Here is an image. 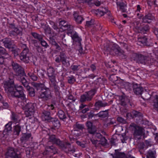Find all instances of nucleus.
<instances>
[{
    "instance_id": "obj_64",
    "label": "nucleus",
    "mask_w": 158,
    "mask_h": 158,
    "mask_svg": "<svg viewBox=\"0 0 158 158\" xmlns=\"http://www.w3.org/2000/svg\"><path fill=\"white\" fill-rule=\"evenodd\" d=\"M80 65H72L71 66V68L73 71H77L79 69Z\"/></svg>"
},
{
    "instance_id": "obj_54",
    "label": "nucleus",
    "mask_w": 158,
    "mask_h": 158,
    "mask_svg": "<svg viewBox=\"0 0 158 158\" xmlns=\"http://www.w3.org/2000/svg\"><path fill=\"white\" fill-rule=\"evenodd\" d=\"M49 79L52 83L56 82V74L48 75Z\"/></svg>"
},
{
    "instance_id": "obj_61",
    "label": "nucleus",
    "mask_w": 158,
    "mask_h": 158,
    "mask_svg": "<svg viewBox=\"0 0 158 158\" xmlns=\"http://www.w3.org/2000/svg\"><path fill=\"white\" fill-rule=\"evenodd\" d=\"M49 41L50 43L53 46L57 43L55 39L53 38V36H50Z\"/></svg>"
},
{
    "instance_id": "obj_53",
    "label": "nucleus",
    "mask_w": 158,
    "mask_h": 158,
    "mask_svg": "<svg viewBox=\"0 0 158 158\" xmlns=\"http://www.w3.org/2000/svg\"><path fill=\"white\" fill-rule=\"evenodd\" d=\"M62 143L63 147H60L62 148H67L68 149H69V148L71 147L72 146L68 142H64L63 141H62Z\"/></svg>"
},
{
    "instance_id": "obj_34",
    "label": "nucleus",
    "mask_w": 158,
    "mask_h": 158,
    "mask_svg": "<svg viewBox=\"0 0 158 158\" xmlns=\"http://www.w3.org/2000/svg\"><path fill=\"white\" fill-rule=\"evenodd\" d=\"M108 110H106L105 111H101L97 114V115L99 117L103 118H105L108 115Z\"/></svg>"
},
{
    "instance_id": "obj_10",
    "label": "nucleus",
    "mask_w": 158,
    "mask_h": 158,
    "mask_svg": "<svg viewBox=\"0 0 158 158\" xmlns=\"http://www.w3.org/2000/svg\"><path fill=\"white\" fill-rule=\"evenodd\" d=\"M6 156L7 158H20L17 155L14 148H9L6 153Z\"/></svg>"
},
{
    "instance_id": "obj_46",
    "label": "nucleus",
    "mask_w": 158,
    "mask_h": 158,
    "mask_svg": "<svg viewBox=\"0 0 158 158\" xmlns=\"http://www.w3.org/2000/svg\"><path fill=\"white\" fill-rule=\"evenodd\" d=\"M149 29V25H146L144 27L140 28L139 32L144 34L147 31H148Z\"/></svg>"
},
{
    "instance_id": "obj_15",
    "label": "nucleus",
    "mask_w": 158,
    "mask_h": 158,
    "mask_svg": "<svg viewBox=\"0 0 158 158\" xmlns=\"http://www.w3.org/2000/svg\"><path fill=\"white\" fill-rule=\"evenodd\" d=\"M59 56L60 57L61 62L63 65L66 66L70 65L69 61H67V56L64 52H60Z\"/></svg>"
},
{
    "instance_id": "obj_6",
    "label": "nucleus",
    "mask_w": 158,
    "mask_h": 158,
    "mask_svg": "<svg viewBox=\"0 0 158 158\" xmlns=\"http://www.w3.org/2000/svg\"><path fill=\"white\" fill-rule=\"evenodd\" d=\"M104 50L111 55L118 56L121 49L117 45L108 44L104 47Z\"/></svg>"
},
{
    "instance_id": "obj_1",
    "label": "nucleus",
    "mask_w": 158,
    "mask_h": 158,
    "mask_svg": "<svg viewBox=\"0 0 158 158\" xmlns=\"http://www.w3.org/2000/svg\"><path fill=\"white\" fill-rule=\"evenodd\" d=\"M4 88L8 96L13 98H20L23 102H27L28 101L23 92V88L21 85H15L14 81H10L4 83Z\"/></svg>"
},
{
    "instance_id": "obj_31",
    "label": "nucleus",
    "mask_w": 158,
    "mask_h": 158,
    "mask_svg": "<svg viewBox=\"0 0 158 158\" xmlns=\"http://www.w3.org/2000/svg\"><path fill=\"white\" fill-rule=\"evenodd\" d=\"M116 4L118 6H119L120 10L123 12H124L126 11L125 8L126 6V4L123 2H117Z\"/></svg>"
},
{
    "instance_id": "obj_42",
    "label": "nucleus",
    "mask_w": 158,
    "mask_h": 158,
    "mask_svg": "<svg viewBox=\"0 0 158 158\" xmlns=\"http://www.w3.org/2000/svg\"><path fill=\"white\" fill-rule=\"evenodd\" d=\"M29 91V94L31 97H34L35 95V92L34 89L32 87H31L29 86L26 88Z\"/></svg>"
},
{
    "instance_id": "obj_36",
    "label": "nucleus",
    "mask_w": 158,
    "mask_h": 158,
    "mask_svg": "<svg viewBox=\"0 0 158 158\" xmlns=\"http://www.w3.org/2000/svg\"><path fill=\"white\" fill-rule=\"evenodd\" d=\"M75 21L78 23H81L84 20L83 18L81 16L78 15L76 13L73 14Z\"/></svg>"
},
{
    "instance_id": "obj_41",
    "label": "nucleus",
    "mask_w": 158,
    "mask_h": 158,
    "mask_svg": "<svg viewBox=\"0 0 158 158\" xmlns=\"http://www.w3.org/2000/svg\"><path fill=\"white\" fill-rule=\"evenodd\" d=\"M27 75L30 79L33 81H36L38 79L37 76L35 74L34 72H29Z\"/></svg>"
},
{
    "instance_id": "obj_28",
    "label": "nucleus",
    "mask_w": 158,
    "mask_h": 158,
    "mask_svg": "<svg viewBox=\"0 0 158 158\" xmlns=\"http://www.w3.org/2000/svg\"><path fill=\"white\" fill-rule=\"evenodd\" d=\"M127 116H130L132 118H135L141 116V114L135 110H133L131 113H128L127 114Z\"/></svg>"
},
{
    "instance_id": "obj_51",
    "label": "nucleus",
    "mask_w": 158,
    "mask_h": 158,
    "mask_svg": "<svg viewBox=\"0 0 158 158\" xmlns=\"http://www.w3.org/2000/svg\"><path fill=\"white\" fill-rule=\"evenodd\" d=\"M118 56H119L120 58L122 59H126L127 57V56L124 52L122 50Z\"/></svg>"
},
{
    "instance_id": "obj_22",
    "label": "nucleus",
    "mask_w": 158,
    "mask_h": 158,
    "mask_svg": "<svg viewBox=\"0 0 158 158\" xmlns=\"http://www.w3.org/2000/svg\"><path fill=\"white\" fill-rule=\"evenodd\" d=\"M16 76L19 77L20 76H25V73L23 68L21 66L19 69L15 71Z\"/></svg>"
},
{
    "instance_id": "obj_11",
    "label": "nucleus",
    "mask_w": 158,
    "mask_h": 158,
    "mask_svg": "<svg viewBox=\"0 0 158 158\" xmlns=\"http://www.w3.org/2000/svg\"><path fill=\"white\" fill-rule=\"evenodd\" d=\"M1 41L2 42L5 47L9 49L10 50L15 48L13 45V41L10 38H5L2 40Z\"/></svg>"
},
{
    "instance_id": "obj_39",
    "label": "nucleus",
    "mask_w": 158,
    "mask_h": 158,
    "mask_svg": "<svg viewBox=\"0 0 158 158\" xmlns=\"http://www.w3.org/2000/svg\"><path fill=\"white\" fill-rule=\"evenodd\" d=\"M65 35L64 33H62L61 34L60 37L62 39V42L63 44L65 45L66 46H67V44L68 43L69 41L68 40L66 39L65 38Z\"/></svg>"
},
{
    "instance_id": "obj_32",
    "label": "nucleus",
    "mask_w": 158,
    "mask_h": 158,
    "mask_svg": "<svg viewBox=\"0 0 158 158\" xmlns=\"http://www.w3.org/2000/svg\"><path fill=\"white\" fill-rule=\"evenodd\" d=\"M71 37L74 41L78 42L79 44H81V40L76 32L74 33L73 34L71 35Z\"/></svg>"
},
{
    "instance_id": "obj_26",
    "label": "nucleus",
    "mask_w": 158,
    "mask_h": 158,
    "mask_svg": "<svg viewBox=\"0 0 158 158\" xmlns=\"http://www.w3.org/2000/svg\"><path fill=\"white\" fill-rule=\"evenodd\" d=\"M108 103L106 102H103L102 101L98 100L96 101L95 104V106L97 107L101 108L105 107L108 106Z\"/></svg>"
},
{
    "instance_id": "obj_56",
    "label": "nucleus",
    "mask_w": 158,
    "mask_h": 158,
    "mask_svg": "<svg viewBox=\"0 0 158 158\" xmlns=\"http://www.w3.org/2000/svg\"><path fill=\"white\" fill-rule=\"evenodd\" d=\"M11 118L12 120L15 123H17L19 120L18 115L13 113H12Z\"/></svg>"
},
{
    "instance_id": "obj_21",
    "label": "nucleus",
    "mask_w": 158,
    "mask_h": 158,
    "mask_svg": "<svg viewBox=\"0 0 158 158\" xmlns=\"http://www.w3.org/2000/svg\"><path fill=\"white\" fill-rule=\"evenodd\" d=\"M0 54L4 55L5 58H7L10 57L6 49L0 45Z\"/></svg>"
},
{
    "instance_id": "obj_16",
    "label": "nucleus",
    "mask_w": 158,
    "mask_h": 158,
    "mask_svg": "<svg viewBox=\"0 0 158 158\" xmlns=\"http://www.w3.org/2000/svg\"><path fill=\"white\" fill-rule=\"evenodd\" d=\"M133 90L134 93L137 95L141 94L143 91V89L140 85L135 84L133 85Z\"/></svg>"
},
{
    "instance_id": "obj_55",
    "label": "nucleus",
    "mask_w": 158,
    "mask_h": 158,
    "mask_svg": "<svg viewBox=\"0 0 158 158\" xmlns=\"http://www.w3.org/2000/svg\"><path fill=\"white\" fill-rule=\"evenodd\" d=\"M68 78V82L70 84L73 83L76 81L75 78L73 76L69 77Z\"/></svg>"
},
{
    "instance_id": "obj_5",
    "label": "nucleus",
    "mask_w": 158,
    "mask_h": 158,
    "mask_svg": "<svg viewBox=\"0 0 158 158\" xmlns=\"http://www.w3.org/2000/svg\"><path fill=\"white\" fill-rule=\"evenodd\" d=\"M129 128L134 131L133 135L135 138L139 139H141L142 135L144 133L143 128L133 123H131Z\"/></svg>"
},
{
    "instance_id": "obj_49",
    "label": "nucleus",
    "mask_w": 158,
    "mask_h": 158,
    "mask_svg": "<svg viewBox=\"0 0 158 158\" xmlns=\"http://www.w3.org/2000/svg\"><path fill=\"white\" fill-rule=\"evenodd\" d=\"M66 30H67V34L68 35H70V36L71 37V35L73 34L74 33H75V32L73 31V27L71 25H69L68 27V29Z\"/></svg>"
},
{
    "instance_id": "obj_48",
    "label": "nucleus",
    "mask_w": 158,
    "mask_h": 158,
    "mask_svg": "<svg viewBox=\"0 0 158 158\" xmlns=\"http://www.w3.org/2000/svg\"><path fill=\"white\" fill-rule=\"evenodd\" d=\"M138 41L141 43L144 44L146 43L147 38L145 36L138 37Z\"/></svg>"
},
{
    "instance_id": "obj_7",
    "label": "nucleus",
    "mask_w": 158,
    "mask_h": 158,
    "mask_svg": "<svg viewBox=\"0 0 158 158\" xmlns=\"http://www.w3.org/2000/svg\"><path fill=\"white\" fill-rule=\"evenodd\" d=\"M22 30L15 27L14 24H10L9 26V34L10 37H15L21 34Z\"/></svg>"
},
{
    "instance_id": "obj_9",
    "label": "nucleus",
    "mask_w": 158,
    "mask_h": 158,
    "mask_svg": "<svg viewBox=\"0 0 158 158\" xmlns=\"http://www.w3.org/2000/svg\"><path fill=\"white\" fill-rule=\"evenodd\" d=\"M50 143H52V144H56L59 147H63V145L62 144V141H61L59 139L56 138V136L55 135H49L48 144V145L50 144Z\"/></svg>"
},
{
    "instance_id": "obj_23",
    "label": "nucleus",
    "mask_w": 158,
    "mask_h": 158,
    "mask_svg": "<svg viewBox=\"0 0 158 158\" xmlns=\"http://www.w3.org/2000/svg\"><path fill=\"white\" fill-rule=\"evenodd\" d=\"M31 135V133L23 134L20 138V141L22 142H26L29 139Z\"/></svg>"
},
{
    "instance_id": "obj_17",
    "label": "nucleus",
    "mask_w": 158,
    "mask_h": 158,
    "mask_svg": "<svg viewBox=\"0 0 158 158\" xmlns=\"http://www.w3.org/2000/svg\"><path fill=\"white\" fill-rule=\"evenodd\" d=\"M154 19L152 14L149 13L142 18V22L144 23H150Z\"/></svg>"
},
{
    "instance_id": "obj_18",
    "label": "nucleus",
    "mask_w": 158,
    "mask_h": 158,
    "mask_svg": "<svg viewBox=\"0 0 158 158\" xmlns=\"http://www.w3.org/2000/svg\"><path fill=\"white\" fill-rule=\"evenodd\" d=\"M111 155L114 158H127L124 153L119 152L118 150H115L114 153Z\"/></svg>"
},
{
    "instance_id": "obj_58",
    "label": "nucleus",
    "mask_w": 158,
    "mask_h": 158,
    "mask_svg": "<svg viewBox=\"0 0 158 158\" xmlns=\"http://www.w3.org/2000/svg\"><path fill=\"white\" fill-rule=\"evenodd\" d=\"M55 70L53 67H49L47 70V74L48 75L55 74Z\"/></svg>"
},
{
    "instance_id": "obj_30",
    "label": "nucleus",
    "mask_w": 158,
    "mask_h": 158,
    "mask_svg": "<svg viewBox=\"0 0 158 158\" xmlns=\"http://www.w3.org/2000/svg\"><path fill=\"white\" fill-rule=\"evenodd\" d=\"M44 30L45 35L49 37L51 36L52 33L53 34H54V32L52 31L51 28L48 26L46 27Z\"/></svg>"
},
{
    "instance_id": "obj_2",
    "label": "nucleus",
    "mask_w": 158,
    "mask_h": 158,
    "mask_svg": "<svg viewBox=\"0 0 158 158\" xmlns=\"http://www.w3.org/2000/svg\"><path fill=\"white\" fill-rule=\"evenodd\" d=\"M131 61L135 60L137 63L139 64H147L149 65L152 64L153 63V60L152 61L149 57L145 56L141 54L133 53L132 55L131 58Z\"/></svg>"
},
{
    "instance_id": "obj_20",
    "label": "nucleus",
    "mask_w": 158,
    "mask_h": 158,
    "mask_svg": "<svg viewBox=\"0 0 158 158\" xmlns=\"http://www.w3.org/2000/svg\"><path fill=\"white\" fill-rule=\"evenodd\" d=\"M74 130L72 131V133L75 135L74 132L76 131H78L79 130H82L84 129V125L77 122L74 125Z\"/></svg>"
},
{
    "instance_id": "obj_25",
    "label": "nucleus",
    "mask_w": 158,
    "mask_h": 158,
    "mask_svg": "<svg viewBox=\"0 0 158 158\" xmlns=\"http://www.w3.org/2000/svg\"><path fill=\"white\" fill-rule=\"evenodd\" d=\"M91 100V98H90L87 93H85V94L81 96L80 101L81 102H83L86 101H90Z\"/></svg>"
},
{
    "instance_id": "obj_45",
    "label": "nucleus",
    "mask_w": 158,
    "mask_h": 158,
    "mask_svg": "<svg viewBox=\"0 0 158 158\" xmlns=\"http://www.w3.org/2000/svg\"><path fill=\"white\" fill-rule=\"evenodd\" d=\"M49 23L50 26L55 30L57 31L59 30L57 24L56 23H55L54 22L50 20L49 21Z\"/></svg>"
},
{
    "instance_id": "obj_13",
    "label": "nucleus",
    "mask_w": 158,
    "mask_h": 158,
    "mask_svg": "<svg viewBox=\"0 0 158 158\" xmlns=\"http://www.w3.org/2000/svg\"><path fill=\"white\" fill-rule=\"evenodd\" d=\"M98 12L97 14V15L100 16H103L105 14L107 13L109 17V19H111L110 12L109 11L108 9L106 7H100L98 10Z\"/></svg>"
},
{
    "instance_id": "obj_3",
    "label": "nucleus",
    "mask_w": 158,
    "mask_h": 158,
    "mask_svg": "<svg viewBox=\"0 0 158 158\" xmlns=\"http://www.w3.org/2000/svg\"><path fill=\"white\" fill-rule=\"evenodd\" d=\"M36 104L31 102L27 103L22 107L24 111V114L27 117L31 118L33 114L36 109Z\"/></svg>"
},
{
    "instance_id": "obj_29",
    "label": "nucleus",
    "mask_w": 158,
    "mask_h": 158,
    "mask_svg": "<svg viewBox=\"0 0 158 158\" xmlns=\"http://www.w3.org/2000/svg\"><path fill=\"white\" fill-rule=\"evenodd\" d=\"M21 131V127L19 124L14 126L13 127V133L14 135H19Z\"/></svg>"
},
{
    "instance_id": "obj_44",
    "label": "nucleus",
    "mask_w": 158,
    "mask_h": 158,
    "mask_svg": "<svg viewBox=\"0 0 158 158\" xmlns=\"http://www.w3.org/2000/svg\"><path fill=\"white\" fill-rule=\"evenodd\" d=\"M12 123L11 122H9L5 125V129L4 130L5 132H6L9 133L11 131L12 127H11Z\"/></svg>"
},
{
    "instance_id": "obj_50",
    "label": "nucleus",
    "mask_w": 158,
    "mask_h": 158,
    "mask_svg": "<svg viewBox=\"0 0 158 158\" xmlns=\"http://www.w3.org/2000/svg\"><path fill=\"white\" fill-rule=\"evenodd\" d=\"M12 66L13 69L14 71L17 70V69H19V67L21 66L16 62H14V61L12 62Z\"/></svg>"
},
{
    "instance_id": "obj_47",
    "label": "nucleus",
    "mask_w": 158,
    "mask_h": 158,
    "mask_svg": "<svg viewBox=\"0 0 158 158\" xmlns=\"http://www.w3.org/2000/svg\"><path fill=\"white\" fill-rule=\"evenodd\" d=\"M70 140L71 141L72 143L73 142V141H76V143L77 144L80 146L82 147V148H85V144L81 143V142L77 140L75 138H70Z\"/></svg>"
},
{
    "instance_id": "obj_62",
    "label": "nucleus",
    "mask_w": 158,
    "mask_h": 158,
    "mask_svg": "<svg viewBox=\"0 0 158 158\" xmlns=\"http://www.w3.org/2000/svg\"><path fill=\"white\" fill-rule=\"evenodd\" d=\"M107 140L105 138V137H103L101 138L100 140V143L102 145H105L106 144Z\"/></svg>"
},
{
    "instance_id": "obj_43",
    "label": "nucleus",
    "mask_w": 158,
    "mask_h": 158,
    "mask_svg": "<svg viewBox=\"0 0 158 158\" xmlns=\"http://www.w3.org/2000/svg\"><path fill=\"white\" fill-rule=\"evenodd\" d=\"M58 115L60 119L63 120L66 118L65 113L62 110H60L58 112Z\"/></svg>"
},
{
    "instance_id": "obj_37",
    "label": "nucleus",
    "mask_w": 158,
    "mask_h": 158,
    "mask_svg": "<svg viewBox=\"0 0 158 158\" xmlns=\"http://www.w3.org/2000/svg\"><path fill=\"white\" fill-rule=\"evenodd\" d=\"M24 76H20L19 77H20L21 82L24 87L26 88L29 86V85L27 81Z\"/></svg>"
},
{
    "instance_id": "obj_12",
    "label": "nucleus",
    "mask_w": 158,
    "mask_h": 158,
    "mask_svg": "<svg viewBox=\"0 0 158 158\" xmlns=\"http://www.w3.org/2000/svg\"><path fill=\"white\" fill-rule=\"evenodd\" d=\"M86 126L88 132L90 134H93L95 133L97 131L95 126L93 125V123L90 121H87L86 123Z\"/></svg>"
},
{
    "instance_id": "obj_14",
    "label": "nucleus",
    "mask_w": 158,
    "mask_h": 158,
    "mask_svg": "<svg viewBox=\"0 0 158 158\" xmlns=\"http://www.w3.org/2000/svg\"><path fill=\"white\" fill-rule=\"evenodd\" d=\"M119 104L123 106H126L130 102L129 99L126 96L124 95L119 96Z\"/></svg>"
},
{
    "instance_id": "obj_19",
    "label": "nucleus",
    "mask_w": 158,
    "mask_h": 158,
    "mask_svg": "<svg viewBox=\"0 0 158 158\" xmlns=\"http://www.w3.org/2000/svg\"><path fill=\"white\" fill-rule=\"evenodd\" d=\"M42 114V118L44 120L49 121L52 118L51 117L50 113L48 111L44 110Z\"/></svg>"
},
{
    "instance_id": "obj_52",
    "label": "nucleus",
    "mask_w": 158,
    "mask_h": 158,
    "mask_svg": "<svg viewBox=\"0 0 158 158\" xmlns=\"http://www.w3.org/2000/svg\"><path fill=\"white\" fill-rule=\"evenodd\" d=\"M153 106L155 108H158V95L155 96V99L153 100Z\"/></svg>"
},
{
    "instance_id": "obj_63",
    "label": "nucleus",
    "mask_w": 158,
    "mask_h": 158,
    "mask_svg": "<svg viewBox=\"0 0 158 158\" xmlns=\"http://www.w3.org/2000/svg\"><path fill=\"white\" fill-rule=\"evenodd\" d=\"M39 41L40 42L41 45L45 48H46L49 46V45L45 40H41Z\"/></svg>"
},
{
    "instance_id": "obj_60",
    "label": "nucleus",
    "mask_w": 158,
    "mask_h": 158,
    "mask_svg": "<svg viewBox=\"0 0 158 158\" xmlns=\"http://www.w3.org/2000/svg\"><path fill=\"white\" fill-rule=\"evenodd\" d=\"M148 158H155V155L154 152L151 151H149L147 155Z\"/></svg>"
},
{
    "instance_id": "obj_35",
    "label": "nucleus",
    "mask_w": 158,
    "mask_h": 158,
    "mask_svg": "<svg viewBox=\"0 0 158 158\" xmlns=\"http://www.w3.org/2000/svg\"><path fill=\"white\" fill-rule=\"evenodd\" d=\"M49 121L52 122L54 126L55 127H59L60 126V122L57 118H52Z\"/></svg>"
},
{
    "instance_id": "obj_33",
    "label": "nucleus",
    "mask_w": 158,
    "mask_h": 158,
    "mask_svg": "<svg viewBox=\"0 0 158 158\" xmlns=\"http://www.w3.org/2000/svg\"><path fill=\"white\" fill-rule=\"evenodd\" d=\"M141 94L142 98L145 100L149 99L152 97L149 92L147 91H143Z\"/></svg>"
},
{
    "instance_id": "obj_27",
    "label": "nucleus",
    "mask_w": 158,
    "mask_h": 158,
    "mask_svg": "<svg viewBox=\"0 0 158 158\" xmlns=\"http://www.w3.org/2000/svg\"><path fill=\"white\" fill-rule=\"evenodd\" d=\"M69 25H68L67 22L64 20L60 21V27L64 30H66V29H68V27Z\"/></svg>"
},
{
    "instance_id": "obj_57",
    "label": "nucleus",
    "mask_w": 158,
    "mask_h": 158,
    "mask_svg": "<svg viewBox=\"0 0 158 158\" xmlns=\"http://www.w3.org/2000/svg\"><path fill=\"white\" fill-rule=\"evenodd\" d=\"M52 84L56 94L59 95L60 94L59 87L56 85V82L52 83Z\"/></svg>"
},
{
    "instance_id": "obj_38",
    "label": "nucleus",
    "mask_w": 158,
    "mask_h": 158,
    "mask_svg": "<svg viewBox=\"0 0 158 158\" xmlns=\"http://www.w3.org/2000/svg\"><path fill=\"white\" fill-rule=\"evenodd\" d=\"M31 35L35 39H37L39 41H41L43 40V36L35 32H32L31 33Z\"/></svg>"
},
{
    "instance_id": "obj_8",
    "label": "nucleus",
    "mask_w": 158,
    "mask_h": 158,
    "mask_svg": "<svg viewBox=\"0 0 158 158\" xmlns=\"http://www.w3.org/2000/svg\"><path fill=\"white\" fill-rule=\"evenodd\" d=\"M50 90L48 89L43 90L39 96V98H41L43 100L47 101L50 99L52 97Z\"/></svg>"
},
{
    "instance_id": "obj_24",
    "label": "nucleus",
    "mask_w": 158,
    "mask_h": 158,
    "mask_svg": "<svg viewBox=\"0 0 158 158\" xmlns=\"http://www.w3.org/2000/svg\"><path fill=\"white\" fill-rule=\"evenodd\" d=\"M49 144H48L47 146L45 148V149L46 152H48L51 153L55 154L57 152V151L56 148L53 146H49Z\"/></svg>"
},
{
    "instance_id": "obj_59",
    "label": "nucleus",
    "mask_w": 158,
    "mask_h": 158,
    "mask_svg": "<svg viewBox=\"0 0 158 158\" xmlns=\"http://www.w3.org/2000/svg\"><path fill=\"white\" fill-rule=\"evenodd\" d=\"M134 28L135 29L139 32V29H140V24L138 21H136L134 23Z\"/></svg>"
},
{
    "instance_id": "obj_40",
    "label": "nucleus",
    "mask_w": 158,
    "mask_h": 158,
    "mask_svg": "<svg viewBox=\"0 0 158 158\" xmlns=\"http://www.w3.org/2000/svg\"><path fill=\"white\" fill-rule=\"evenodd\" d=\"M97 91L96 88L93 89L89 91L86 92L90 98L92 99L93 96L94 95Z\"/></svg>"
},
{
    "instance_id": "obj_4",
    "label": "nucleus",
    "mask_w": 158,
    "mask_h": 158,
    "mask_svg": "<svg viewBox=\"0 0 158 158\" xmlns=\"http://www.w3.org/2000/svg\"><path fill=\"white\" fill-rule=\"evenodd\" d=\"M21 47L23 50L21 53L19 57L20 60L25 63H28L30 60V58L31 56L28 48L26 44H22Z\"/></svg>"
}]
</instances>
